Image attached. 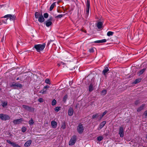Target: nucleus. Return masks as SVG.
Masks as SVG:
<instances>
[{"mask_svg": "<svg viewBox=\"0 0 147 147\" xmlns=\"http://www.w3.org/2000/svg\"><path fill=\"white\" fill-rule=\"evenodd\" d=\"M46 46V44L43 43L42 44H37L35 45L34 48L36 49V51L38 52L43 51Z\"/></svg>", "mask_w": 147, "mask_h": 147, "instance_id": "obj_1", "label": "nucleus"}, {"mask_svg": "<svg viewBox=\"0 0 147 147\" xmlns=\"http://www.w3.org/2000/svg\"><path fill=\"white\" fill-rule=\"evenodd\" d=\"M35 17L36 18H38V21L40 23H42L45 21V19L42 14L36 12L35 14Z\"/></svg>", "mask_w": 147, "mask_h": 147, "instance_id": "obj_2", "label": "nucleus"}, {"mask_svg": "<svg viewBox=\"0 0 147 147\" xmlns=\"http://www.w3.org/2000/svg\"><path fill=\"white\" fill-rule=\"evenodd\" d=\"M77 141L76 137L74 135L72 136L69 142V146H72L75 144Z\"/></svg>", "mask_w": 147, "mask_h": 147, "instance_id": "obj_3", "label": "nucleus"}, {"mask_svg": "<svg viewBox=\"0 0 147 147\" xmlns=\"http://www.w3.org/2000/svg\"><path fill=\"white\" fill-rule=\"evenodd\" d=\"M84 129L83 125L81 124L80 123L77 127V130L79 134H82L83 131Z\"/></svg>", "mask_w": 147, "mask_h": 147, "instance_id": "obj_4", "label": "nucleus"}, {"mask_svg": "<svg viewBox=\"0 0 147 147\" xmlns=\"http://www.w3.org/2000/svg\"><path fill=\"white\" fill-rule=\"evenodd\" d=\"M0 119L3 120H6L9 119L10 117L7 115L1 114H0Z\"/></svg>", "mask_w": 147, "mask_h": 147, "instance_id": "obj_5", "label": "nucleus"}, {"mask_svg": "<svg viewBox=\"0 0 147 147\" xmlns=\"http://www.w3.org/2000/svg\"><path fill=\"white\" fill-rule=\"evenodd\" d=\"M11 87L13 88L14 89H16L18 87L21 88L22 86L21 84L13 82L11 85Z\"/></svg>", "mask_w": 147, "mask_h": 147, "instance_id": "obj_6", "label": "nucleus"}, {"mask_svg": "<svg viewBox=\"0 0 147 147\" xmlns=\"http://www.w3.org/2000/svg\"><path fill=\"white\" fill-rule=\"evenodd\" d=\"M86 13L87 16L89 14L90 7V2L89 0H87L86 3Z\"/></svg>", "mask_w": 147, "mask_h": 147, "instance_id": "obj_7", "label": "nucleus"}, {"mask_svg": "<svg viewBox=\"0 0 147 147\" xmlns=\"http://www.w3.org/2000/svg\"><path fill=\"white\" fill-rule=\"evenodd\" d=\"M124 130L123 129V127H121L119 129V134L121 137H123L124 136Z\"/></svg>", "mask_w": 147, "mask_h": 147, "instance_id": "obj_8", "label": "nucleus"}, {"mask_svg": "<svg viewBox=\"0 0 147 147\" xmlns=\"http://www.w3.org/2000/svg\"><path fill=\"white\" fill-rule=\"evenodd\" d=\"M23 121V119L22 118H21L14 120L13 123L15 124H18L20 123Z\"/></svg>", "mask_w": 147, "mask_h": 147, "instance_id": "obj_9", "label": "nucleus"}, {"mask_svg": "<svg viewBox=\"0 0 147 147\" xmlns=\"http://www.w3.org/2000/svg\"><path fill=\"white\" fill-rule=\"evenodd\" d=\"M3 17L4 18H10V20H13L15 18V16L13 15H11V14H7L5 16Z\"/></svg>", "mask_w": 147, "mask_h": 147, "instance_id": "obj_10", "label": "nucleus"}, {"mask_svg": "<svg viewBox=\"0 0 147 147\" xmlns=\"http://www.w3.org/2000/svg\"><path fill=\"white\" fill-rule=\"evenodd\" d=\"M106 121H104L101 123L99 125L98 129L100 130L105 125L106 123Z\"/></svg>", "mask_w": 147, "mask_h": 147, "instance_id": "obj_11", "label": "nucleus"}, {"mask_svg": "<svg viewBox=\"0 0 147 147\" xmlns=\"http://www.w3.org/2000/svg\"><path fill=\"white\" fill-rule=\"evenodd\" d=\"M51 124L53 128H55L57 127V123L55 121H53L51 122Z\"/></svg>", "mask_w": 147, "mask_h": 147, "instance_id": "obj_12", "label": "nucleus"}, {"mask_svg": "<svg viewBox=\"0 0 147 147\" xmlns=\"http://www.w3.org/2000/svg\"><path fill=\"white\" fill-rule=\"evenodd\" d=\"M32 141L31 140H29L27 141L24 144V146L28 147L32 143Z\"/></svg>", "mask_w": 147, "mask_h": 147, "instance_id": "obj_13", "label": "nucleus"}, {"mask_svg": "<svg viewBox=\"0 0 147 147\" xmlns=\"http://www.w3.org/2000/svg\"><path fill=\"white\" fill-rule=\"evenodd\" d=\"M74 111L73 109L71 108H70L68 110V114L69 116H71L73 114Z\"/></svg>", "mask_w": 147, "mask_h": 147, "instance_id": "obj_14", "label": "nucleus"}, {"mask_svg": "<svg viewBox=\"0 0 147 147\" xmlns=\"http://www.w3.org/2000/svg\"><path fill=\"white\" fill-rule=\"evenodd\" d=\"M107 41V40L106 39H104L102 40H98L95 41L94 42L96 43H102L103 42H105Z\"/></svg>", "mask_w": 147, "mask_h": 147, "instance_id": "obj_15", "label": "nucleus"}, {"mask_svg": "<svg viewBox=\"0 0 147 147\" xmlns=\"http://www.w3.org/2000/svg\"><path fill=\"white\" fill-rule=\"evenodd\" d=\"M145 106V105L144 104H143L140 107H139L137 109V111L138 112H140L141 111V110H143Z\"/></svg>", "mask_w": 147, "mask_h": 147, "instance_id": "obj_16", "label": "nucleus"}, {"mask_svg": "<svg viewBox=\"0 0 147 147\" xmlns=\"http://www.w3.org/2000/svg\"><path fill=\"white\" fill-rule=\"evenodd\" d=\"M52 24V23L51 21L48 20L46 22V26L47 27H49Z\"/></svg>", "mask_w": 147, "mask_h": 147, "instance_id": "obj_17", "label": "nucleus"}, {"mask_svg": "<svg viewBox=\"0 0 147 147\" xmlns=\"http://www.w3.org/2000/svg\"><path fill=\"white\" fill-rule=\"evenodd\" d=\"M102 23L101 22H98L97 24V26L98 28L100 29L101 28L102 25Z\"/></svg>", "mask_w": 147, "mask_h": 147, "instance_id": "obj_18", "label": "nucleus"}, {"mask_svg": "<svg viewBox=\"0 0 147 147\" xmlns=\"http://www.w3.org/2000/svg\"><path fill=\"white\" fill-rule=\"evenodd\" d=\"M47 92V90L45 89L44 88L39 92L40 93H41L42 94H46Z\"/></svg>", "mask_w": 147, "mask_h": 147, "instance_id": "obj_19", "label": "nucleus"}, {"mask_svg": "<svg viewBox=\"0 0 147 147\" xmlns=\"http://www.w3.org/2000/svg\"><path fill=\"white\" fill-rule=\"evenodd\" d=\"M109 70V69L107 67H106L103 71V73L104 75Z\"/></svg>", "mask_w": 147, "mask_h": 147, "instance_id": "obj_20", "label": "nucleus"}, {"mask_svg": "<svg viewBox=\"0 0 147 147\" xmlns=\"http://www.w3.org/2000/svg\"><path fill=\"white\" fill-rule=\"evenodd\" d=\"M7 101H5L3 102L1 105L3 107H5L7 106Z\"/></svg>", "mask_w": 147, "mask_h": 147, "instance_id": "obj_21", "label": "nucleus"}, {"mask_svg": "<svg viewBox=\"0 0 147 147\" xmlns=\"http://www.w3.org/2000/svg\"><path fill=\"white\" fill-rule=\"evenodd\" d=\"M55 5V3H53L51 6L50 7V11H51L53 8L54 7Z\"/></svg>", "mask_w": 147, "mask_h": 147, "instance_id": "obj_22", "label": "nucleus"}, {"mask_svg": "<svg viewBox=\"0 0 147 147\" xmlns=\"http://www.w3.org/2000/svg\"><path fill=\"white\" fill-rule=\"evenodd\" d=\"M97 139L98 141H100L103 139V137L102 136H100L98 137Z\"/></svg>", "mask_w": 147, "mask_h": 147, "instance_id": "obj_23", "label": "nucleus"}, {"mask_svg": "<svg viewBox=\"0 0 147 147\" xmlns=\"http://www.w3.org/2000/svg\"><path fill=\"white\" fill-rule=\"evenodd\" d=\"M93 90V85L92 84H90L89 87V90L90 92L92 91Z\"/></svg>", "mask_w": 147, "mask_h": 147, "instance_id": "obj_24", "label": "nucleus"}, {"mask_svg": "<svg viewBox=\"0 0 147 147\" xmlns=\"http://www.w3.org/2000/svg\"><path fill=\"white\" fill-rule=\"evenodd\" d=\"M114 32H111V31H109L107 32V36H112L113 35Z\"/></svg>", "mask_w": 147, "mask_h": 147, "instance_id": "obj_25", "label": "nucleus"}, {"mask_svg": "<svg viewBox=\"0 0 147 147\" xmlns=\"http://www.w3.org/2000/svg\"><path fill=\"white\" fill-rule=\"evenodd\" d=\"M146 69L144 68L142 70H141L139 72V75H140L142 74L145 71Z\"/></svg>", "mask_w": 147, "mask_h": 147, "instance_id": "obj_26", "label": "nucleus"}, {"mask_svg": "<svg viewBox=\"0 0 147 147\" xmlns=\"http://www.w3.org/2000/svg\"><path fill=\"white\" fill-rule=\"evenodd\" d=\"M107 111H104L102 113V115H101L100 117H99V119H101L107 113Z\"/></svg>", "mask_w": 147, "mask_h": 147, "instance_id": "obj_27", "label": "nucleus"}, {"mask_svg": "<svg viewBox=\"0 0 147 147\" xmlns=\"http://www.w3.org/2000/svg\"><path fill=\"white\" fill-rule=\"evenodd\" d=\"M98 113H96L95 114L93 115L92 116V119H94L96 118V117H98Z\"/></svg>", "mask_w": 147, "mask_h": 147, "instance_id": "obj_28", "label": "nucleus"}, {"mask_svg": "<svg viewBox=\"0 0 147 147\" xmlns=\"http://www.w3.org/2000/svg\"><path fill=\"white\" fill-rule=\"evenodd\" d=\"M61 107H57L55 108V110L56 112H58L60 109Z\"/></svg>", "mask_w": 147, "mask_h": 147, "instance_id": "obj_29", "label": "nucleus"}, {"mask_svg": "<svg viewBox=\"0 0 147 147\" xmlns=\"http://www.w3.org/2000/svg\"><path fill=\"white\" fill-rule=\"evenodd\" d=\"M29 123L31 125H32L34 123L33 120L31 119V120L29 121Z\"/></svg>", "mask_w": 147, "mask_h": 147, "instance_id": "obj_30", "label": "nucleus"}, {"mask_svg": "<svg viewBox=\"0 0 147 147\" xmlns=\"http://www.w3.org/2000/svg\"><path fill=\"white\" fill-rule=\"evenodd\" d=\"M28 110L30 112H33L34 111V109L33 108L29 107Z\"/></svg>", "mask_w": 147, "mask_h": 147, "instance_id": "obj_31", "label": "nucleus"}, {"mask_svg": "<svg viewBox=\"0 0 147 147\" xmlns=\"http://www.w3.org/2000/svg\"><path fill=\"white\" fill-rule=\"evenodd\" d=\"M143 115L145 118L147 117V110L144 111L143 113Z\"/></svg>", "mask_w": 147, "mask_h": 147, "instance_id": "obj_32", "label": "nucleus"}, {"mask_svg": "<svg viewBox=\"0 0 147 147\" xmlns=\"http://www.w3.org/2000/svg\"><path fill=\"white\" fill-rule=\"evenodd\" d=\"M22 107L23 108L28 110L29 107L26 105H23L22 106Z\"/></svg>", "mask_w": 147, "mask_h": 147, "instance_id": "obj_33", "label": "nucleus"}, {"mask_svg": "<svg viewBox=\"0 0 147 147\" xmlns=\"http://www.w3.org/2000/svg\"><path fill=\"white\" fill-rule=\"evenodd\" d=\"M61 129H64L65 128V123H63L61 127Z\"/></svg>", "mask_w": 147, "mask_h": 147, "instance_id": "obj_34", "label": "nucleus"}, {"mask_svg": "<svg viewBox=\"0 0 147 147\" xmlns=\"http://www.w3.org/2000/svg\"><path fill=\"white\" fill-rule=\"evenodd\" d=\"M140 79H136L134 82V83L135 84H137L139 82H140Z\"/></svg>", "mask_w": 147, "mask_h": 147, "instance_id": "obj_35", "label": "nucleus"}, {"mask_svg": "<svg viewBox=\"0 0 147 147\" xmlns=\"http://www.w3.org/2000/svg\"><path fill=\"white\" fill-rule=\"evenodd\" d=\"M56 103V101L55 99H54L52 102V105L54 106L55 105Z\"/></svg>", "mask_w": 147, "mask_h": 147, "instance_id": "obj_36", "label": "nucleus"}, {"mask_svg": "<svg viewBox=\"0 0 147 147\" xmlns=\"http://www.w3.org/2000/svg\"><path fill=\"white\" fill-rule=\"evenodd\" d=\"M26 128L25 127H23L22 128V131L23 132H24L26 131Z\"/></svg>", "mask_w": 147, "mask_h": 147, "instance_id": "obj_37", "label": "nucleus"}, {"mask_svg": "<svg viewBox=\"0 0 147 147\" xmlns=\"http://www.w3.org/2000/svg\"><path fill=\"white\" fill-rule=\"evenodd\" d=\"M107 93V91L106 90H103L101 92L102 94L103 95H105Z\"/></svg>", "mask_w": 147, "mask_h": 147, "instance_id": "obj_38", "label": "nucleus"}, {"mask_svg": "<svg viewBox=\"0 0 147 147\" xmlns=\"http://www.w3.org/2000/svg\"><path fill=\"white\" fill-rule=\"evenodd\" d=\"M94 49L95 48H91L89 49V51L90 53H93L94 52Z\"/></svg>", "mask_w": 147, "mask_h": 147, "instance_id": "obj_39", "label": "nucleus"}, {"mask_svg": "<svg viewBox=\"0 0 147 147\" xmlns=\"http://www.w3.org/2000/svg\"><path fill=\"white\" fill-rule=\"evenodd\" d=\"M46 83L49 84L50 83V80L49 79H46L45 81Z\"/></svg>", "mask_w": 147, "mask_h": 147, "instance_id": "obj_40", "label": "nucleus"}, {"mask_svg": "<svg viewBox=\"0 0 147 147\" xmlns=\"http://www.w3.org/2000/svg\"><path fill=\"white\" fill-rule=\"evenodd\" d=\"M67 98V95H66L63 98V101L65 102L66 100V99Z\"/></svg>", "mask_w": 147, "mask_h": 147, "instance_id": "obj_41", "label": "nucleus"}, {"mask_svg": "<svg viewBox=\"0 0 147 147\" xmlns=\"http://www.w3.org/2000/svg\"><path fill=\"white\" fill-rule=\"evenodd\" d=\"M49 16L48 14L47 13H45L44 14V16L45 18H47Z\"/></svg>", "mask_w": 147, "mask_h": 147, "instance_id": "obj_42", "label": "nucleus"}, {"mask_svg": "<svg viewBox=\"0 0 147 147\" xmlns=\"http://www.w3.org/2000/svg\"><path fill=\"white\" fill-rule=\"evenodd\" d=\"M38 101L40 102H43V100L42 98H40L38 99Z\"/></svg>", "mask_w": 147, "mask_h": 147, "instance_id": "obj_43", "label": "nucleus"}, {"mask_svg": "<svg viewBox=\"0 0 147 147\" xmlns=\"http://www.w3.org/2000/svg\"><path fill=\"white\" fill-rule=\"evenodd\" d=\"M141 101H140L139 100H136L135 102V104L136 105H137Z\"/></svg>", "mask_w": 147, "mask_h": 147, "instance_id": "obj_44", "label": "nucleus"}, {"mask_svg": "<svg viewBox=\"0 0 147 147\" xmlns=\"http://www.w3.org/2000/svg\"><path fill=\"white\" fill-rule=\"evenodd\" d=\"M62 16H63L62 15L60 14V15H58L56 17L57 18H61L62 17Z\"/></svg>", "mask_w": 147, "mask_h": 147, "instance_id": "obj_45", "label": "nucleus"}, {"mask_svg": "<svg viewBox=\"0 0 147 147\" xmlns=\"http://www.w3.org/2000/svg\"><path fill=\"white\" fill-rule=\"evenodd\" d=\"M7 142L8 143H9L10 144H11L12 145V143H13V142H11L9 140H7Z\"/></svg>", "mask_w": 147, "mask_h": 147, "instance_id": "obj_46", "label": "nucleus"}, {"mask_svg": "<svg viewBox=\"0 0 147 147\" xmlns=\"http://www.w3.org/2000/svg\"><path fill=\"white\" fill-rule=\"evenodd\" d=\"M49 86L47 85L44 87V88L46 89L49 88Z\"/></svg>", "mask_w": 147, "mask_h": 147, "instance_id": "obj_47", "label": "nucleus"}, {"mask_svg": "<svg viewBox=\"0 0 147 147\" xmlns=\"http://www.w3.org/2000/svg\"><path fill=\"white\" fill-rule=\"evenodd\" d=\"M19 78H18L16 79V80H19Z\"/></svg>", "mask_w": 147, "mask_h": 147, "instance_id": "obj_48", "label": "nucleus"}, {"mask_svg": "<svg viewBox=\"0 0 147 147\" xmlns=\"http://www.w3.org/2000/svg\"><path fill=\"white\" fill-rule=\"evenodd\" d=\"M59 66H60V64H59V63H58V64H57Z\"/></svg>", "mask_w": 147, "mask_h": 147, "instance_id": "obj_49", "label": "nucleus"}, {"mask_svg": "<svg viewBox=\"0 0 147 147\" xmlns=\"http://www.w3.org/2000/svg\"><path fill=\"white\" fill-rule=\"evenodd\" d=\"M3 22L4 23H5V24L6 23V22Z\"/></svg>", "mask_w": 147, "mask_h": 147, "instance_id": "obj_50", "label": "nucleus"}, {"mask_svg": "<svg viewBox=\"0 0 147 147\" xmlns=\"http://www.w3.org/2000/svg\"><path fill=\"white\" fill-rule=\"evenodd\" d=\"M61 64H63V62H61Z\"/></svg>", "mask_w": 147, "mask_h": 147, "instance_id": "obj_51", "label": "nucleus"}, {"mask_svg": "<svg viewBox=\"0 0 147 147\" xmlns=\"http://www.w3.org/2000/svg\"><path fill=\"white\" fill-rule=\"evenodd\" d=\"M146 138L147 139V135L146 136Z\"/></svg>", "mask_w": 147, "mask_h": 147, "instance_id": "obj_52", "label": "nucleus"}, {"mask_svg": "<svg viewBox=\"0 0 147 147\" xmlns=\"http://www.w3.org/2000/svg\"><path fill=\"white\" fill-rule=\"evenodd\" d=\"M3 40H1V41H3Z\"/></svg>", "mask_w": 147, "mask_h": 147, "instance_id": "obj_53", "label": "nucleus"}, {"mask_svg": "<svg viewBox=\"0 0 147 147\" xmlns=\"http://www.w3.org/2000/svg\"><path fill=\"white\" fill-rule=\"evenodd\" d=\"M3 40H1V41H3Z\"/></svg>", "mask_w": 147, "mask_h": 147, "instance_id": "obj_54", "label": "nucleus"}, {"mask_svg": "<svg viewBox=\"0 0 147 147\" xmlns=\"http://www.w3.org/2000/svg\"><path fill=\"white\" fill-rule=\"evenodd\" d=\"M63 147V146H61V147Z\"/></svg>", "mask_w": 147, "mask_h": 147, "instance_id": "obj_55", "label": "nucleus"}, {"mask_svg": "<svg viewBox=\"0 0 147 147\" xmlns=\"http://www.w3.org/2000/svg\"><path fill=\"white\" fill-rule=\"evenodd\" d=\"M0 147H1V146H0Z\"/></svg>", "mask_w": 147, "mask_h": 147, "instance_id": "obj_56", "label": "nucleus"}]
</instances>
